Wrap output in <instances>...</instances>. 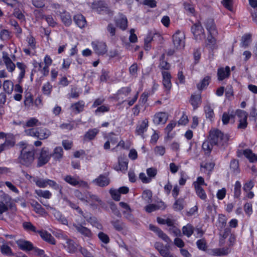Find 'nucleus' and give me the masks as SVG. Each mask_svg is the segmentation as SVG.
Returning a JSON list of instances; mask_svg holds the SVG:
<instances>
[{
    "label": "nucleus",
    "mask_w": 257,
    "mask_h": 257,
    "mask_svg": "<svg viewBox=\"0 0 257 257\" xmlns=\"http://www.w3.org/2000/svg\"><path fill=\"white\" fill-rule=\"evenodd\" d=\"M229 136L224 134L218 130L210 131L209 139L212 145H216L219 148H224L228 145Z\"/></svg>",
    "instance_id": "nucleus-1"
},
{
    "label": "nucleus",
    "mask_w": 257,
    "mask_h": 257,
    "mask_svg": "<svg viewBox=\"0 0 257 257\" xmlns=\"http://www.w3.org/2000/svg\"><path fill=\"white\" fill-rule=\"evenodd\" d=\"M25 134L40 140L47 139L52 134L51 132L46 127H37L26 129Z\"/></svg>",
    "instance_id": "nucleus-2"
},
{
    "label": "nucleus",
    "mask_w": 257,
    "mask_h": 257,
    "mask_svg": "<svg viewBox=\"0 0 257 257\" xmlns=\"http://www.w3.org/2000/svg\"><path fill=\"white\" fill-rule=\"evenodd\" d=\"M16 243L20 249L25 251L31 250L34 255L42 256L44 255L43 250L33 247L32 243L29 241L19 239L16 241Z\"/></svg>",
    "instance_id": "nucleus-3"
},
{
    "label": "nucleus",
    "mask_w": 257,
    "mask_h": 257,
    "mask_svg": "<svg viewBox=\"0 0 257 257\" xmlns=\"http://www.w3.org/2000/svg\"><path fill=\"white\" fill-rule=\"evenodd\" d=\"M35 151L33 149H23L19 158L20 163L23 165L29 166L34 160Z\"/></svg>",
    "instance_id": "nucleus-4"
},
{
    "label": "nucleus",
    "mask_w": 257,
    "mask_h": 257,
    "mask_svg": "<svg viewBox=\"0 0 257 257\" xmlns=\"http://www.w3.org/2000/svg\"><path fill=\"white\" fill-rule=\"evenodd\" d=\"M193 185L196 195L200 199L206 201L207 196L203 186H206L207 184L205 183L204 178L201 176L198 177L196 181L193 182Z\"/></svg>",
    "instance_id": "nucleus-5"
},
{
    "label": "nucleus",
    "mask_w": 257,
    "mask_h": 257,
    "mask_svg": "<svg viewBox=\"0 0 257 257\" xmlns=\"http://www.w3.org/2000/svg\"><path fill=\"white\" fill-rule=\"evenodd\" d=\"M172 41L176 49H184L185 45V36L184 32L177 30L172 36Z\"/></svg>",
    "instance_id": "nucleus-6"
},
{
    "label": "nucleus",
    "mask_w": 257,
    "mask_h": 257,
    "mask_svg": "<svg viewBox=\"0 0 257 257\" xmlns=\"http://www.w3.org/2000/svg\"><path fill=\"white\" fill-rule=\"evenodd\" d=\"M93 209L97 208L99 206L103 205V202L97 195L90 192H85V199L84 202Z\"/></svg>",
    "instance_id": "nucleus-7"
},
{
    "label": "nucleus",
    "mask_w": 257,
    "mask_h": 257,
    "mask_svg": "<svg viewBox=\"0 0 257 257\" xmlns=\"http://www.w3.org/2000/svg\"><path fill=\"white\" fill-rule=\"evenodd\" d=\"M157 169L154 167L147 168L146 170L147 175L143 172L139 174V179L145 184L150 183L155 178L157 174Z\"/></svg>",
    "instance_id": "nucleus-8"
},
{
    "label": "nucleus",
    "mask_w": 257,
    "mask_h": 257,
    "mask_svg": "<svg viewBox=\"0 0 257 257\" xmlns=\"http://www.w3.org/2000/svg\"><path fill=\"white\" fill-rule=\"evenodd\" d=\"M162 84L164 87V92L166 94H169L172 87L171 82L172 76L168 71H162Z\"/></svg>",
    "instance_id": "nucleus-9"
},
{
    "label": "nucleus",
    "mask_w": 257,
    "mask_h": 257,
    "mask_svg": "<svg viewBox=\"0 0 257 257\" xmlns=\"http://www.w3.org/2000/svg\"><path fill=\"white\" fill-rule=\"evenodd\" d=\"M63 179L66 183L72 186H78L84 188H88V183L84 181L79 180L78 176L74 177L67 175L64 177Z\"/></svg>",
    "instance_id": "nucleus-10"
},
{
    "label": "nucleus",
    "mask_w": 257,
    "mask_h": 257,
    "mask_svg": "<svg viewBox=\"0 0 257 257\" xmlns=\"http://www.w3.org/2000/svg\"><path fill=\"white\" fill-rule=\"evenodd\" d=\"M51 157V154H50L49 149L43 148L41 150L39 156L38 158L37 166L41 167L47 164Z\"/></svg>",
    "instance_id": "nucleus-11"
},
{
    "label": "nucleus",
    "mask_w": 257,
    "mask_h": 257,
    "mask_svg": "<svg viewBox=\"0 0 257 257\" xmlns=\"http://www.w3.org/2000/svg\"><path fill=\"white\" fill-rule=\"evenodd\" d=\"M191 30L195 39L197 41H200L204 39L205 34L204 30L199 22L193 24Z\"/></svg>",
    "instance_id": "nucleus-12"
},
{
    "label": "nucleus",
    "mask_w": 257,
    "mask_h": 257,
    "mask_svg": "<svg viewBox=\"0 0 257 257\" xmlns=\"http://www.w3.org/2000/svg\"><path fill=\"white\" fill-rule=\"evenodd\" d=\"M168 119V114L166 112H156L153 117V122L155 125L164 124Z\"/></svg>",
    "instance_id": "nucleus-13"
},
{
    "label": "nucleus",
    "mask_w": 257,
    "mask_h": 257,
    "mask_svg": "<svg viewBox=\"0 0 257 257\" xmlns=\"http://www.w3.org/2000/svg\"><path fill=\"white\" fill-rule=\"evenodd\" d=\"M91 45L95 52L98 55H103L107 52L106 45L103 42L94 41L92 42Z\"/></svg>",
    "instance_id": "nucleus-14"
},
{
    "label": "nucleus",
    "mask_w": 257,
    "mask_h": 257,
    "mask_svg": "<svg viewBox=\"0 0 257 257\" xmlns=\"http://www.w3.org/2000/svg\"><path fill=\"white\" fill-rule=\"evenodd\" d=\"M2 58L8 71L10 72H13L15 69L16 65L12 62L7 52H3Z\"/></svg>",
    "instance_id": "nucleus-15"
},
{
    "label": "nucleus",
    "mask_w": 257,
    "mask_h": 257,
    "mask_svg": "<svg viewBox=\"0 0 257 257\" xmlns=\"http://www.w3.org/2000/svg\"><path fill=\"white\" fill-rule=\"evenodd\" d=\"M163 39V38L161 34L159 33H157L156 31L149 32L145 38L144 43L151 44L152 41L158 40L161 42Z\"/></svg>",
    "instance_id": "nucleus-16"
},
{
    "label": "nucleus",
    "mask_w": 257,
    "mask_h": 257,
    "mask_svg": "<svg viewBox=\"0 0 257 257\" xmlns=\"http://www.w3.org/2000/svg\"><path fill=\"white\" fill-rule=\"evenodd\" d=\"M149 126L148 119L145 118L140 122L136 127V133L138 135H143L145 133Z\"/></svg>",
    "instance_id": "nucleus-17"
},
{
    "label": "nucleus",
    "mask_w": 257,
    "mask_h": 257,
    "mask_svg": "<svg viewBox=\"0 0 257 257\" xmlns=\"http://www.w3.org/2000/svg\"><path fill=\"white\" fill-rule=\"evenodd\" d=\"M15 142L12 135L9 134L5 139V141L0 145V153L4 150L14 146Z\"/></svg>",
    "instance_id": "nucleus-18"
},
{
    "label": "nucleus",
    "mask_w": 257,
    "mask_h": 257,
    "mask_svg": "<svg viewBox=\"0 0 257 257\" xmlns=\"http://www.w3.org/2000/svg\"><path fill=\"white\" fill-rule=\"evenodd\" d=\"M230 75V68L226 66L225 68L221 67L217 70V77L219 81H222L229 77Z\"/></svg>",
    "instance_id": "nucleus-19"
},
{
    "label": "nucleus",
    "mask_w": 257,
    "mask_h": 257,
    "mask_svg": "<svg viewBox=\"0 0 257 257\" xmlns=\"http://www.w3.org/2000/svg\"><path fill=\"white\" fill-rule=\"evenodd\" d=\"M92 182L98 186L104 187L109 184V180L107 176L101 175L94 179Z\"/></svg>",
    "instance_id": "nucleus-20"
},
{
    "label": "nucleus",
    "mask_w": 257,
    "mask_h": 257,
    "mask_svg": "<svg viewBox=\"0 0 257 257\" xmlns=\"http://www.w3.org/2000/svg\"><path fill=\"white\" fill-rule=\"evenodd\" d=\"M205 26L210 35H216L217 34L216 26L212 19L207 20L205 22Z\"/></svg>",
    "instance_id": "nucleus-21"
},
{
    "label": "nucleus",
    "mask_w": 257,
    "mask_h": 257,
    "mask_svg": "<svg viewBox=\"0 0 257 257\" xmlns=\"http://www.w3.org/2000/svg\"><path fill=\"white\" fill-rule=\"evenodd\" d=\"M64 241H65V242L63 243L64 248H66L68 252H72L75 251L77 248V243L74 242V240L69 238L68 236L67 237V239Z\"/></svg>",
    "instance_id": "nucleus-22"
},
{
    "label": "nucleus",
    "mask_w": 257,
    "mask_h": 257,
    "mask_svg": "<svg viewBox=\"0 0 257 257\" xmlns=\"http://www.w3.org/2000/svg\"><path fill=\"white\" fill-rule=\"evenodd\" d=\"M116 26L122 30H124L127 27V20L126 17L123 15H120L115 20Z\"/></svg>",
    "instance_id": "nucleus-23"
},
{
    "label": "nucleus",
    "mask_w": 257,
    "mask_h": 257,
    "mask_svg": "<svg viewBox=\"0 0 257 257\" xmlns=\"http://www.w3.org/2000/svg\"><path fill=\"white\" fill-rule=\"evenodd\" d=\"M73 226L76 228V230L86 237H90L92 236V233L90 230L86 227L83 226L80 224H73Z\"/></svg>",
    "instance_id": "nucleus-24"
},
{
    "label": "nucleus",
    "mask_w": 257,
    "mask_h": 257,
    "mask_svg": "<svg viewBox=\"0 0 257 257\" xmlns=\"http://www.w3.org/2000/svg\"><path fill=\"white\" fill-rule=\"evenodd\" d=\"M38 232L43 240L51 244H55V239L50 233L46 231H39Z\"/></svg>",
    "instance_id": "nucleus-25"
},
{
    "label": "nucleus",
    "mask_w": 257,
    "mask_h": 257,
    "mask_svg": "<svg viewBox=\"0 0 257 257\" xmlns=\"http://www.w3.org/2000/svg\"><path fill=\"white\" fill-rule=\"evenodd\" d=\"M51 157L55 161H60L63 157V149L61 147H56L51 154Z\"/></svg>",
    "instance_id": "nucleus-26"
},
{
    "label": "nucleus",
    "mask_w": 257,
    "mask_h": 257,
    "mask_svg": "<svg viewBox=\"0 0 257 257\" xmlns=\"http://www.w3.org/2000/svg\"><path fill=\"white\" fill-rule=\"evenodd\" d=\"M131 91L132 89L130 86L122 87L118 90L116 97L118 100L123 98L124 97L127 96Z\"/></svg>",
    "instance_id": "nucleus-27"
},
{
    "label": "nucleus",
    "mask_w": 257,
    "mask_h": 257,
    "mask_svg": "<svg viewBox=\"0 0 257 257\" xmlns=\"http://www.w3.org/2000/svg\"><path fill=\"white\" fill-rule=\"evenodd\" d=\"M16 66L18 69L20 71L18 79L19 81L21 82L25 77L27 66L25 63L20 62H18L16 63Z\"/></svg>",
    "instance_id": "nucleus-28"
},
{
    "label": "nucleus",
    "mask_w": 257,
    "mask_h": 257,
    "mask_svg": "<svg viewBox=\"0 0 257 257\" xmlns=\"http://www.w3.org/2000/svg\"><path fill=\"white\" fill-rule=\"evenodd\" d=\"M2 86L3 90L8 94H11L14 90V83L10 80H4Z\"/></svg>",
    "instance_id": "nucleus-29"
},
{
    "label": "nucleus",
    "mask_w": 257,
    "mask_h": 257,
    "mask_svg": "<svg viewBox=\"0 0 257 257\" xmlns=\"http://www.w3.org/2000/svg\"><path fill=\"white\" fill-rule=\"evenodd\" d=\"M59 13L60 17L62 22L64 24L67 26H69L72 23V20L70 14L65 11H63L62 13L61 12H56V13Z\"/></svg>",
    "instance_id": "nucleus-30"
},
{
    "label": "nucleus",
    "mask_w": 257,
    "mask_h": 257,
    "mask_svg": "<svg viewBox=\"0 0 257 257\" xmlns=\"http://www.w3.org/2000/svg\"><path fill=\"white\" fill-rule=\"evenodd\" d=\"M243 154L250 163L257 162V154L253 153L251 150H244L243 152Z\"/></svg>",
    "instance_id": "nucleus-31"
},
{
    "label": "nucleus",
    "mask_w": 257,
    "mask_h": 257,
    "mask_svg": "<svg viewBox=\"0 0 257 257\" xmlns=\"http://www.w3.org/2000/svg\"><path fill=\"white\" fill-rule=\"evenodd\" d=\"M211 80V77L209 76H205L197 84V88L199 90H202L206 89L209 84Z\"/></svg>",
    "instance_id": "nucleus-32"
},
{
    "label": "nucleus",
    "mask_w": 257,
    "mask_h": 257,
    "mask_svg": "<svg viewBox=\"0 0 257 257\" xmlns=\"http://www.w3.org/2000/svg\"><path fill=\"white\" fill-rule=\"evenodd\" d=\"M165 205L163 202H160L157 204H149L145 207V210L149 213L156 211L159 209L165 208Z\"/></svg>",
    "instance_id": "nucleus-33"
},
{
    "label": "nucleus",
    "mask_w": 257,
    "mask_h": 257,
    "mask_svg": "<svg viewBox=\"0 0 257 257\" xmlns=\"http://www.w3.org/2000/svg\"><path fill=\"white\" fill-rule=\"evenodd\" d=\"M74 21L75 24L80 28H84L86 24L85 18L81 14L75 15L74 17Z\"/></svg>",
    "instance_id": "nucleus-34"
},
{
    "label": "nucleus",
    "mask_w": 257,
    "mask_h": 257,
    "mask_svg": "<svg viewBox=\"0 0 257 257\" xmlns=\"http://www.w3.org/2000/svg\"><path fill=\"white\" fill-rule=\"evenodd\" d=\"M117 171L125 172L127 169V162L122 159H118V165L114 167Z\"/></svg>",
    "instance_id": "nucleus-35"
},
{
    "label": "nucleus",
    "mask_w": 257,
    "mask_h": 257,
    "mask_svg": "<svg viewBox=\"0 0 257 257\" xmlns=\"http://www.w3.org/2000/svg\"><path fill=\"white\" fill-rule=\"evenodd\" d=\"M182 231L184 235L190 237L194 231V228L191 224L188 223L183 226Z\"/></svg>",
    "instance_id": "nucleus-36"
},
{
    "label": "nucleus",
    "mask_w": 257,
    "mask_h": 257,
    "mask_svg": "<svg viewBox=\"0 0 257 257\" xmlns=\"http://www.w3.org/2000/svg\"><path fill=\"white\" fill-rule=\"evenodd\" d=\"M92 9L95 10L98 13H105L107 11V8L102 2L94 3L92 4Z\"/></svg>",
    "instance_id": "nucleus-37"
},
{
    "label": "nucleus",
    "mask_w": 257,
    "mask_h": 257,
    "mask_svg": "<svg viewBox=\"0 0 257 257\" xmlns=\"http://www.w3.org/2000/svg\"><path fill=\"white\" fill-rule=\"evenodd\" d=\"M99 132V130L96 128L89 130L84 135V139L89 141L93 140Z\"/></svg>",
    "instance_id": "nucleus-38"
},
{
    "label": "nucleus",
    "mask_w": 257,
    "mask_h": 257,
    "mask_svg": "<svg viewBox=\"0 0 257 257\" xmlns=\"http://www.w3.org/2000/svg\"><path fill=\"white\" fill-rule=\"evenodd\" d=\"M85 103L83 101H79L71 105V108L76 113H79L83 110Z\"/></svg>",
    "instance_id": "nucleus-39"
},
{
    "label": "nucleus",
    "mask_w": 257,
    "mask_h": 257,
    "mask_svg": "<svg viewBox=\"0 0 257 257\" xmlns=\"http://www.w3.org/2000/svg\"><path fill=\"white\" fill-rule=\"evenodd\" d=\"M228 248H215L211 250L212 255L215 256H222L227 255L229 252Z\"/></svg>",
    "instance_id": "nucleus-40"
},
{
    "label": "nucleus",
    "mask_w": 257,
    "mask_h": 257,
    "mask_svg": "<svg viewBox=\"0 0 257 257\" xmlns=\"http://www.w3.org/2000/svg\"><path fill=\"white\" fill-rule=\"evenodd\" d=\"M184 200L183 198L177 199L173 205V209L176 211H181L184 206Z\"/></svg>",
    "instance_id": "nucleus-41"
},
{
    "label": "nucleus",
    "mask_w": 257,
    "mask_h": 257,
    "mask_svg": "<svg viewBox=\"0 0 257 257\" xmlns=\"http://www.w3.org/2000/svg\"><path fill=\"white\" fill-rule=\"evenodd\" d=\"M206 117L212 121L214 117V113L213 108L209 104H206L204 107Z\"/></svg>",
    "instance_id": "nucleus-42"
},
{
    "label": "nucleus",
    "mask_w": 257,
    "mask_h": 257,
    "mask_svg": "<svg viewBox=\"0 0 257 257\" xmlns=\"http://www.w3.org/2000/svg\"><path fill=\"white\" fill-rule=\"evenodd\" d=\"M32 206L37 213L40 214L41 215H45L47 214L45 209L37 202L32 203Z\"/></svg>",
    "instance_id": "nucleus-43"
},
{
    "label": "nucleus",
    "mask_w": 257,
    "mask_h": 257,
    "mask_svg": "<svg viewBox=\"0 0 257 257\" xmlns=\"http://www.w3.org/2000/svg\"><path fill=\"white\" fill-rule=\"evenodd\" d=\"M190 102L194 108H196L201 103V96L200 95H192L191 97Z\"/></svg>",
    "instance_id": "nucleus-44"
},
{
    "label": "nucleus",
    "mask_w": 257,
    "mask_h": 257,
    "mask_svg": "<svg viewBox=\"0 0 257 257\" xmlns=\"http://www.w3.org/2000/svg\"><path fill=\"white\" fill-rule=\"evenodd\" d=\"M35 193L38 196L46 199H49L52 196V193L48 190H36Z\"/></svg>",
    "instance_id": "nucleus-45"
},
{
    "label": "nucleus",
    "mask_w": 257,
    "mask_h": 257,
    "mask_svg": "<svg viewBox=\"0 0 257 257\" xmlns=\"http://www.w3.org/2000/svg\"><path fill=\"white\" fill-rule=\"evenodd\" d=\"M41 124L39 120L35 117H31L28 119L25 124L26 127H34Z\"/></svg>",
    "instance_id": "nucleus-46"
},
{
    "label": "nucleus",
    "mask_w": 257,
    "mask_h": 257,
    "mask_svg": "<svg viewBox=\"0 0 257 257\" xmlns=\"http://www.w3.org/2000/svg\"><path fill=\"white\" fill-rule=\"evenodd\" d=\"M142 197L146 203L150 202L152 197V191L149 190L144 191L142 193Z\"/></svg>",
    "instance_id": "nucleus-47"
},
{
    "label": "nucleus",
    "mask_w": 257,
    "mask_h": 257,
    "mask_svg": "<svg viewBox=\"0 0 257 257\" xmlns=\"http://www.w3.org/2000/svg\"><path fill=\"white\" fill-rule=\"evenodd\" d=\"M93 226L96 227L98 229L101 230L103 229L102 225L97 221V219L94 217H90L87 220Z\"/></svg>",
    "instance_id": "nucleus-48"
},
{
    "label": "nucleus",
    "mask_w": 257,
    "mask_h": 257,
    "mask_svg": "<svg viewBox=\"0 0 257 257\" xmlns=\"http://www.w3.org/2000/svg\"><path fill=\"white\" fill-rule=\"evenodd\" d=\"M119 205L124 209L123 213L125 215V217L126 218H130L131 216V209L128 205L124 202H121L119 203Z\"/></svg>",
    "instance_id": "nucleus-49"
},
{
    "label": "nucleus",
    "mask_w": 257,
    "mask_h": 257,
    "mask_svg": "<svg viewBox=\"0 0 257 257\" xmlns=\"http://www.w3.org/2000/svg\"><path fill=\"white\" fill-rule=\"evenodd\" d=\"M52 86L49 82L44 84L42 86V91L44 94L49 96L51 93Z\"/></svg>",
    "instance_id": "nucleus-50"
},
{
    "label": "nucleus",
    "mask_w": 257,
    "mask_h": 257,
    "mask_svg": "<svg viewBox=\"0 0 257 257\" xmlns=\"http://www.w3.org/2000/svg\"><path fill=\"white\" fill-rule=\"evenodd\" d=\"M1 251L2 253L7 256H12L13 255V253L12 252V249L10 246H9L7 244H3L2 245L1 248Z\"/></svg>",
    "instance_id": "nucleus-51"
},
{
    "label": "nucleus",
    "mask_w": 257,
    "mask_h": 257,
    "mask_svg": "<svg viewBox=\"0 0 257 257\" xmlns=\"http://www.w3.org/2000/svg\"><path fill=\"white\" fill-rule=\"evenodd\" d=\"M48 180L43 179L41 178L35 179L34 181L36 183V185L40 188H46L48 186Z\"/></svg>",
    "instance_id": "nucleus-52"
},
{
    "label": "nucleus",
    "mask_w": 257,
    "mask_h": 257,
    "mask_svg": "<svg viewBox=\"0 0 257 257\" xmlns=\"http://www.w3.org/2000/svg\"><path fill=\"white\" fill-rule=\"evenodd\" d=\"M8 210V203L0 201V219H3V213L7 212Z\"/></svg>",
    "instance_id": "nucleus-53"
},
{
    "label": "nucleus",
    "mask_w": 257,
    "mask_h": 257,
    "mask_svg": "<svg viewBox=\"0 0 257 257\" xmlns=\"http://www.w3.org/2000/svg\"><path fill=\"white\" fill-rule=\"evenodd\" d=\"M154 152L156 156H162L165 154L166 149L163 146H157L154 148Z\"/></svg>",
    "instance_id": "nucleus-54"
},
{
    "label": "nucleus",
    "mask_w": 257,
    "mask_h": 257,
    "mask_svg": "<svg viewBox=\"0 0 257 257\" xmlns=\"http://www.w3.org/2000/svg\"><path fill=\"white\" fill-rule=\"evenodd\" d=\"M109 110V106L108 105H102L98 107L95 110V114L96 115H99L100 113H103L105 112H107Z\"/></svg>",
    "instance_id": "nucleus-55"
},
{
    "label": "nucleus",
    "mask_w": 257,
    "mask_h": 257,
    "mask_svg": "<svg viewBox=\"0 0 257 257\" xmlns=\"http://www.w3.org/2000/svg\"><path fill=\"white\" fill-rule=\"evenodd\" d=\"M104 138L107 141H109V143L112 145L115 144L118 141L117 136L113 133H110Z\"/></svg>",
    "instance_id": "nucleus-56"
},
{
    "label": "nucleus",
    "mask_w": 257,
    "mask_h": 257,
    "mask_svg": "<svg viewBox=\"0 0 257 257\" xmlns=\"http://www.w3.org/2000/svg\"><path fill=\"white\" fill-rule=\"evenodd\" d=\"M251 35L245 34L242 36L241 39V45L244 47H246L250 42Z\"/></svg>",
    "instance_id": "nucleus-57"
},
{
    "label": "nucleus",
    "mask_w": 257,
    "mask_h": 257,
    "mask_svg": "<svg viewBox=\"0 0 257 257\" xmlns=\"http://www.w3.org/2000/svg\"><path fill=\"white\" fill-rule=\"evenodd\" d=\"M98 238L101 242L105 244H107L109 242V238L108 236L103 232H100L98 234Z\"/></svg>",
    "instance_id": "nucleus-58"
},
{
    "label": "nucleus",
    "mask_w": 257,
    "mask_h": 257,
    "mask_svg": "<svg viewBox=\"0 0 257 257\" xmlns=\"http://www.w3.org/2000/svg\"><path fill=\"white\" fill-rule=\"evenodd\" d=\"M196 245L200 250H205L207 248L206 241L204 238L198 240L196 241Z\"/></svg>",
    "instance_id": "nucleus-59"
},
{
    "label": "nucleus",
    "mask_w": 257,
    "mask_h": 257,
    "mask_svg": "<svg viewBox=\"0 0 257 257\" xmlns=\"http://www.w3.org/2000/svg\"><path fill=\"white\" fill-rule=\"evenodd\" d=\"M218 222L219 224V226L221 228H223L225 227L226 222H227V218L223 214H219L218 218Z\"/></svg>",
    "instance_id": "nucleus-60"
},
{
    "label": "nucleus",
    "mask_w": 257,
    "mask_h": 257,
    "mask_svg": "<svg viewBox=\"0 0 257 257\" xmlns=\"http://www.w3.org/2000/svg\"><path fill=\"white\" fill-rule=\"evenodd\" d=\"M8 6L12 7H20L21 4L17 0H2Z\"/></svg>",
    "instance_id": "nucleus-61"
},
{
    "label": "nucleus",
    "mask_w": 257,
    "mask_h": 257,
    "mask_svg": "<svg viewBox=\"0 0 257 257\" xmlns=\"http://www.w3.org/2000/svg\"><path fill=\"white\" fill-rule=\"evenodd\" d=\"M23 227L28 231L37 232L36 227L30 222H25L23 224Z\"/></svg>",
    "instance_id": "nucleus-62"
},
{
    "label": "nucleus",
    "mask_w": 257,
    "mask_h": 257,
    "mask_svg": "<svg viewBox=\"0 0 257 257\" xmlns=\"http://www.w3.org/2000/svg\"><path fill=\"white\" fill-rule=\"evenodd\" d=\"M236 115L239 118V120L247 119L248 114L244 110L237 109L235 112Z\"/></svg>",
    "instance_id": "nucleus-63"
},
{
    "label": "nucleus",
    "mask_w": 257,
    "mask_h": 257,
    "mask_svg": "<svg viewBox=\"0 0 257 257\" xmlns=\"http://www.w3.org/2000/svg\"><path fill=\"white\" fill-rule=\"evenodd\" d=\"M254 186V183L252 181L249 180L244 184L243 190L244 192H247L251 190Z\"/></svg>",
    "instance_id": "nucleus-64"
}]
</instances>
